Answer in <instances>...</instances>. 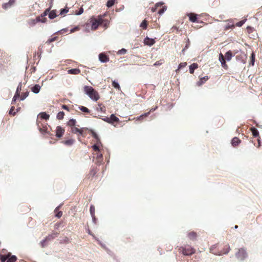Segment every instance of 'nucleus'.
Returning <instances> with one entry per match:
<instances>
[{"label": "nucleus", "instance_id": "1", "mask_svg": "<svg viewBox=\"0 0 262 262\" xmlns=\"http://www.w3.org/2000/svg\"><path fill=\"white\" fill-rule=\"evenodd\" d=\"M84 93L93 101H97L99 99L98 93L92 86L85 85L83 88Z\"/></svg>", "mask_w": 262, "mask_h": 262}, {"label": "nucleus", "instance_id": "2", "mask_svg": "<svg viewBox=\"0 0 262 262\" xmlns=\"http://www.w3.org/2000/svg\"><path fill=\"white\" fill-rule=\"evenodd\" d=\"M236 257L240 261L244 260L248 256L246 249L244 248H240L235 253Z\"/></svg>", "mask_w": 262, "mask_h": 262}, {"label": "nucleus", "instance_id": "3", "mask_svg": "<svg viewBox=\"0 0 262 262\" xmlns=\"http://www.w3.org/2000/svg\"><path fill=\"white\" fill-rule=\"evenodd\" d=\"M102 16L99 15L97 19H94L91 20L92 23V30H96L99 26L102 25Z\"/></svg>", "mask_w": 262, "mask_h": 262}, {"label": "nucleus", "instance_id": "4", "mask_svg": "<svg viewBox=\"0 0 262 262\" xmlns=\"http://www.w3.org/2000/svg\"><path fill=\"white\" fill-rule=\"evenodd\" d=\"M21 85H22L21 82H19L17 87L14 96H13V99L12 100V101H11L12 104H14L15 103L16 100L19 97V96H20L19 92L21 90Z\"/></svg>", "mask_w": 262, "mask_h": 262}, {"label": "nucleus", "instance_id": "5", "mask_svg": "<svg viewBox=\"0 0 262 262\" xmlns=\"http://www.w3.org/2000/svg\"><path fill=\"white\" fill-rule=\"evenodd\" d=\"M195 253V250L192 247L184 248L182 250V253L185 255H191Z\"/></svg>", "mask_w": 262, "mask_h": 262}, {"label": "nucleus", "instance_id": "6", "mask_svg": "<svg viewBox=\"0 0 262 262\" xmlns=\"http://www.w3.org/2000/svg\"><path fill=\"white\" fill-rule=\"evenodd\" d=\"M99 60L102 63H106L109 61V57L104 53L99 54Z\"/></svg>", "mask_w": 262, "mask_h": 262}, {"label": "nucleus", "instance_id": "7", "mask_svg": "<svg viewBox=\"0 0 262 262\" xmlns=\"http://www.w3.org/2000/svg\"><path fill=\"white\" fill-rule=\"evenodd\" d=\"M64 133V129L60 126H58L56 127V136L57 138H61L62 137Z\"/></svg>", "mask_w": 262, "mask_h": 262}, {"label": "nucleus", "instance_id": "8", "mask_svg": "<svg viewBox=\"0 0 262 262\" xmlns=\"http://www.w3.org/2000/svg\"><path fill=\"white\" fill-rule=\"evenodd\" d=\"M47 18H40V16L37 17L35 19H32L31 20V25L32 26L35 25L37 23L41 22L42 23H45L47 21Z\"/></svg>", "mask_w": 262, "mask_h": 262}, {"label": "nucleus", "instance_id": "9", "mask_svg": "<svg viewBox=\"0 0 262 262\" xmlns=\"http://www.w3.org/2000/svg\"><path fill=\"white\" fill-rule=\"evenodd\" d=\"M15 0H9L8 3H4L2 5V8L4 9H8L10 8L14 4Z\"/></svg>", "mask_w": 262, "mask_h": 262}, {"label": "nucleus", "instance_id": "10", "mask_svg": "<svg viewBox=\"0 0 262 262\" xmlns=\"http://www.w3.org/2000/svg\"><path fill=\"white\" fill-rule=\"evenodd\" d=\"M155 43V40L154 39L149 38L148 37H146L144 39V43L146 45H148L149 46H152Z\"/></svg>", "mask_w": 262, "mask_h": 262}, {"label": "nucleus", "instance_id": "11", "mask_svg": "<svg viewBox=\"0 0 262 262\" xmlns=\"http://www.w3.org/2000/svg\"><path fill=\"white\" fill-rule=\"evenodd\" d=\"M59 233L57 232H53L50 234H49L48 236L46 237V240L47 242L53 240L58 236Z\"/></svg>", "mask_w": 262, "mask_h": 262}, {"label": "nucleus", "instance_id": "12", "mask_svg": "<svg viewBox=\"0 0 262 262\" xmlns=\"http://www.w3.org/2000/svg\"><path fill=\"white\" fill-rule=\"evenodd\" d=\"M39 130L40 133L44 135H47L48 136L52 135V134L47 130V126H44L42 128L39 127Z\"/></svg>", "mask_w": 262, "mask_h": 262}, {"label": "nucleus", "instance_id": "13", "mask_svg": "<svg viewBox=\"0 0 262 262\" xmlns=\"http://www.w3.org/2000/svg\"><path fill=\"white\" fill-rule=\"evenodd\" d=\"M41 86L39 84H35L31 88V91L35 94H38L40 90Z\"/></svg>", "mask_w": 262, "mask_h": 262}, {"label": "nucleus", "instance_id": "14", "mask_svg": "<svg viewBox=\"0 0 262 262\" xmlns=\"http://www.w3.org/2000/svg\"><path fill=\"white\" fill-rule=\"evenodd\" d=\"M109 119L110 124H113L114 123L118 122L119 121V118L117 117L114 114H111L109 117Z\"/></svg>", "mask_w": 262, "mask_h": 262}, {"label": "nucleus", "instance_id": "15", "mask_svg": "<svg viewBox=\"0 0 262 262\" xmlns=\"http://www.w3.org/2000/svg\"><path fill=\"white\" fill-rule=\"evenodd\" d=\"M209 79L208 76H205L203 77H202L200 79L199 81H198L196 84L198 86H201L203 84H204L207 80Z\"/></svg>", "mask_w": 262, "mask_h": 262}, {"label": "nucleus", "instance_id": "16", "mask_svg": "<svg viewBox=\"0 0 262 262\" xmlns=\"http://www.w3.org/2000/svg\"><path fill=\"white\" fill-rule=\"evenodd\" d=\"M189 17V20L192 23H195L198 17L197 15L194 14L190 13L188 14Z\"/></svg>", "mask_w": 262, "mask_h": 262}, {"label": "nucleus", "instance_id": "17", "mask_svg": "<svg viewBox=\"0 0 262 262\" xmlns=\"http://www.w3.org/2000/svg\"><path fill=\"white\" fill-rule=\"evenodd\" d=\"M68 74L72 75H77L80 73V70L79 69H72L68 71Z\"/></svg>", "mask_w": 262, "mask_h": 262}, {"label": "nucleus", "instance_id": "18", "mask_svg": "<svg viewBox=\"0 0 262 262\" xmlns=\"http://www.w3.org/2000/svg\"><path fill=\"white\" fill-rule=\"evenodd\" d=\"M198 68V64L196 63H193L189 66V72L193 74L195 69Z\"/></svg>", "mask_w": 262, "mask_h": 262}, {"label": "nucleus", "instance_id": "19", "mask_svg": "<svg viewBox=\"0 0 262 262\" xmlns=\"http://www.w3.org/2000/svg\"><path fill=\"white\" fill-rule=\"evenodd\" d=\"M240 142L241 140L237 137H234L231 140V144L233 146H237Z\"/></svg>", "mask_w": 262, "mask_h": 262}, {"label": "nucleus", "instance_id": "20", "mask_svg": "<svg viewBox=\"0 0 262 262\" xmlns=\"http://www.w3.org/2000/svg\"><path fill=\"white\" fill-rule=\"evenodd\" d=\"M57 16L56 10H52L49 13V18L51 19L55 18Z\"/></svg>", "mask_w": 262, "mask_h": 262}, {"label": "nucleus", "instance_id": "21", "mask_svg": "<svg viewBox=\"0 0 262 262\" xmlns=\"http://www.w3.org/2000/svg\"><path fill=\"white\" fill-rule=\"evenodd\" d=\"M232 56L233 54L232 52L231 51H228L226 53L224 57L226 60L230 61L231 59Z\"/></svg>", "mask_w": 262, "mask_h": 262}, {"label": "nucleus", "instance_id": "22", "mask_svg": "<svg viewBox=\"0 0 262 262\" xmlns=\"http://www.w3.org/2000/svg\"><path fill=\"white\" fill-rule=\"evenodd\" d=\"M250 130L252 133V135L254 137H257L259 136V132L256 128L255 127H252Z\"/></svg>", "mask_w": 262, "mask_h": 262}, {"label": "nucleus", "instance_id": "23", "mask_svg": "<svg viewBox=\"0 0 262 262\" xmlns=\"http://www.w3.org/2000/svg\"><path fill=\"white\" fill-rule=\"evenodd\" d=\"M10 256V253H8V254L6 255H0V259L1 260V262H6L8 260V258Z\"/></svg>", "mask_w": 262, "mask_h": 262}, {"label": "nucleus", "instance_id": "24", "mask_svg": "<svg viewBox=\"0 0 262 262\" xmlns=\"http://www.w3.org/2000/svg\"><path fill=\"white\" fill-rule=\"evenodd\" d=\"M39 115L40 118L46 120H48L50 117V115L49 114H47L46 112L40 113L39 114Z\"/></svg>", "mask_w": 262, "mask_h": 262}, {"label": "nucleus", "instance_id": "25", "mask_svg": "<svg viewBox=\"0 0 262 262\" xmlns=\"http://www.w3.org/2000/svg\"><path fill=\"white\" fill-rule=\"evenodd\" d=\"M86 129H88V128H85ZM90 132L91 133L92 136L97 140V141L100 142L99 138L98 135L92 129H89Z\"/></svg>", "mask_w": 262, "mask_h": 262}, {"label": "nucleus", "instance_id": "26", "mask_svg": "<svg viewBox=\"0 0 262 262\" xmlns=\"http://www.w3.org/2000/svg\"><path fill=\"white\" fill-rule=\"evenodd\" d=\"M17 260V257L15 255H12L10 253V256L8 258L6 262H15Z\"/></svg>", "mask_w": 262, "mask_h": 262}, {"label": "nucleus", "instance_id": "27", "mask_svg": "<svg viewBox=\"0 0 262 262\" xmlns=\"http://www.w3.org/2000/svg\"><path fill=\"white\" fill-rule=\"evenodd\" d=\"M75 140L72 139L67 140L63 142V143L68 146H71L73 144Z\"/></svg>", "mask_w": 262, "mask_h": 262}, {"label": "nucleus", "instance_id": "28", "mask_svg": "<svg viewBox=\"0 0 262 262\" xmlns=\"http://www.w3.org/2000/svg\"><path fill=\"white\" fill-rule=\"evenodd\" d=\"M188 236L190 239H195L196 237V233L194 232H191L188 233Z\"/></svg>", "mask_w": 262, "mask_h": 262}, {"label": "nucleus", "instance_id": "29", "mask_svg": "<svg viewBox=\"0 0 262 262\" xmlns=\"http://www.w3.org/2000/svg\"><path fill=\"white\" fill-rule=\"evenodd\" d=\"M116 0H108L106 4V6L108 8L112 7L114 4Z\"/></svg>", "mask_w": 262, "mask_h": 262}, {"label": "nucleus", "instance_id": "30", "mask_svg": "<svg viewBox=\"0 0 262 262\" xmlns=\"http://www.w3.org/2000/svg\"><path fill=\"white\" fill-rule=\"evenodd\" d=\"M149 115V112L144 113L137 118V120H141L144 117H147Z\"/></svg>", "mask_w": 262, "mask_h": 262}, {"label": "nucleus", "instance_id": "31", "mask_svg": "<svg viewBox=\"0 0 262 262\" xmlns=\"http://www.w3.org/2000/svg\"><path fill=\"white\" fill-rule=\"evenodd\" d=\"M78 108L82 112H83L84 113H89L90 112V110L88 109L87 107L83 106H79Z\"/></svg>", "mask_w": 262, "mask_h": 262}, {"label": "nucleus", "instance_id": "32", "mask_svg": "<svg viewBox=\"0 0 262 262\" xmlns=\"http://www.w3.org/2000/svg\"><path fill=\"white\" fill-rule=\"evenodd\" d=\"M140 27L142 28L143 29H146L147 27V21L146 20H144L141 23Z\"/></svg>", "mask_w": 262, "mask_h": 262}, {"label": "nucleus", "instance_id": "33", "mask_svg": "<svg viewBox=\"0 0 262 262\" xmlns=\"http://www.w3.org/2000/svg\"><path fill=\"white\" fill-rule=\"evenodd\" d=\"M64 113L63 111L59 112L56 116L57 119L61 120L63 118Z\"/></svg>", "mask_w": 262, "mask_h": 262}, {"label": "nucleus", "instance_id": "34", "mask_svg": "<svg viewBox=\"0 0 262 262\" xmlns=\"http://www.w3.org/2000/svg\"><path fill=\"white\" fill-rule=\"evenodd\" d=\"M76 120L74 119H71L68 122V125L70 126H73L75 125L76 124Z\"/></svg>", "mask_w": 262, "mask_h": 262}, {"label": "nucleus", "instance_id": "35", "mask_svg": "<svg viewBox=\"0 0 262 262\" xmlns=\"http://www.w3.org/2000/svg\"><path fill=\"white\" fill-rule=\"evenodd\" d=\"M29 92H28V91H27V92H25V93H24L21 95V97H20V101H23V100H25V99H26V98L28 96V95H29Z\"/></svg>", "mask_w": 262, "mask_h": 262}, {"label": "nucleus", "instance_id": "36", "mask_svg": "<svg viewBox=\"0 0 262 262\" xmlns=\"http://www.w3.org/2000/svg\"><path fill=\"white\" fill-rule=\"evenodd\" d=\"M96 110L97 111H100L101 112L104 113L105 112V108L104 106H102L101 104H99L98 107L96 108Z\"/></svg>", "mask_w": 262, "mask_h": 262}, {"label": "nucleus", "instance_id": "37", "mask_svg": "<svg viewBox=\"0 0 262 262\" xmlns=\"http://www.w3.org/2000/svg\"><path fill=\"white\" fill-rule=\"evenodd\" d=\"M90 212L91 216L95 215V208L93 205H91L90 208Z\"/></svg>", "mask_w": 262, "mask_h": 262}, {"label": "nucleus", "instance_id": "38", "mask_svg": "<svg viewBox=\"0 0 262 262\" xmlns=\"http://www.w3.org/2000/svg\"><path fill=\"white\" fill-rule=\"evenodd\" d=\"M126 53H127V50L125 49L122 48V49L119 50L117 52V53L118 55H124Z\"/></svg>", "mask_w": 262, "mask_h": 262}, {"label": "nucleus", "instance_id": "39", "mask_svg": "<svg viewBox=\"0 0 262 262\" xmlns=\"http://www.w3.org/2000/svg\"><path fill=\"white\" fill-rule=\"evenodd\" d=\"M112 85L115 89H119L120 88L119 83L117 81H116L115 80H114L113 81Z\"/></svg>", "mask_w": 262, "mask_h": 262}, {"label": "nucleus", "instance_id": "40", "mask_svg": "<svg viewBox=\"0 0 262 262\" xmlns=\"http://www.w3.org/2000/svg\"><path fill=\"white\" fill-rule=\"evenodd\" d=\"M254 62H255V54L254 53H252L251 54V62H250V64H251L252 66H254Z\"/></svg>", "mask_w": 262, "mask_h": 262}, {"label": "nucleus", "instance_id": "41", "mask_svg": "<svg viewBox=\"0 0 262 262\" xmlns=\"http://www.w3.org/2000/svg\"><path fill=\"white\" fill-rule=\"evenodd\" d=\"M247 19H245L244 20H241L238 22H237L236 24V26L237 27H242L245 23Z\"/></svg>", "mask_w": 262, "mask_h": 262}, {"label": "nucleus", "instance_id": "42", "mask_svg": "<svg viewBox=\"0 0 262 262\" xmlns=\"http://www.w3.org/2000/svg\"><path fill=\"white\" fill-rule=\"evenodd\" d=\"M166 9H167V7L166 6L163 7V8L162 9H161L160 10H159L158 14H159L161 15H162L165 12Z\"/></svg>", "mask_w": 262, "mask_h": 262}, {"label": "nucleus", "instance_id": "43", "mask_svg": "<svg viewBox=\"0 0 262 262\" xmlns=\"http://www.w3.org/2000/svg\"><path fill=\"white\" fill-rule=\"evenodd\" d=\"M68 11H69V9L67 8H64L61 9H60V14L63 15L65 13H68Z\"/></svg>", "mask_w": 262, "mask_h": 262}, {"label": "nucleus", "instance_id": "44", "mask_svg": "<svg viewBox=\"0 0 262 262\" xmlns=\"http://www.w3.org/2000/svg\"><path fill=\"white\" fill-rule=\"evenodd\" d=\"M187 63L186 62H181L180 63L178 66V69L176 71L179 70V69H181L183 68H184L186 66Z\"/></svg>", "mask_w": 262, "mask_h": 262}, {"label": "nucleus", "instance_id": "45", "mask_svg": "<svg viewBox=\"0 0 262 262\" xmlns=\"http://www.w3.org/2000/svg\"><path fill=\"white\" fill-rule=\"evenodd\" d=\"M96 173H97L96 170L94 168H93L91 169L89 174L90 176H91L92 177H94L96 174Z\"/></svg>", "mask_w": 262, "mask_h": 262}, {"label": "nucleus", "instance_id": "46", "mask_svg": "<svg viewBox=\"0 0 262 262\" xmlns=\"http://www.w3.org/2000/svg\"><path fill=\"white\" fill-rule=\"evenodd\" d=\"M225 60L226 59L225 57L223 56V55L222 53H220L219 55V61H220V62L222 63L223 62H224L225 61Z\"/></svg>", "mask_w": 262, "mask_h": 262}, {"label": "nucleus", "instance_id": "47", "mask_svg": "<svg viewBox=\"0 0 262 262\" xmlns=\"http://www.w3.org/2000/svg\"><path fill=\"white\" fill-rule=\"evenodd\" d=\"M15 109V107L12 106H11L10 110H9V114L10 115H12L14 116L16 114V112H13Z\"/></svg>", "mask_w": 262, "mask_h": 262}, {"label": "nucleus", "instance_id": "48", "mask_svg": "<svg viewBox=\"0 0 262 262\" xmlns=\"http://www.w3.org/2000/svg\"><path fill=\"white\" fill-rule=\"evenodd\" d=\"M109 21L108 20L102 18V25L103 24L105 27H107Z\"/></svg>", "mask_w": 262, "mask_h": 262}, {"label": "nucleus", "instance_id": "49", "mask_svg": "<svg viewBox=\"0 0 262 262\" xmlns=\"http://www.w3.org/2000/svg\"><path fill=\"white\" fill-rule=\"evenodd\" d=\"M236 59L237 61H240L241 62H245L244 60L243 59V56L237 55L236 56Z\"/></svg>", "mask_w": 262, "mask_h": 262}, {"label": "nucleus", "instance_id": "50", "mask_svg": "<svg viewBox=\"0 0 262 262\" xmlns=\"http://www.w3.org/2000/svg\"><path fill=\"white\" fill-rule=\"evenodd\" d=\"M47 242V240H46V238L42 239L40 242V245H41V247L43 248V247H46L47 245V244H46Z\"/></svg>", "mask_w": 262, "mask_h": 262}, {"label": "nucleus", "instance_id": "51", "mask_svg": "<svg viewBox=\"0 0 262 262\" xmlns=\"http://www.w3.org/2000/svg\"><path fill=\"white\" fill-rule=\"evenodd\" d=\"M83 12V9L82 8H80L78 11L75 12V15H80Z\"/></svg>", "mask_w": 262, "mask_h": 262}, {"label": "nucleus", "instance_id": "52", "mask_svg": "<svg viewBox=\"0 0 262 262\" xmlns=\"http://www.w3.org/2000/svg\"><path fill=\"white\" fill-rule=\"evenodd\" d=\"M71 132L74 134H77L79 132V128L75 127H73L71 128Z\"/></svg>", "mask_w": 262, "mask_h": 262}, {"label": "nucleus", "instance_id": "53", "mask_svg": "<svg viewBox=\"0 0 262 262\" xmlns=\"http://www.w3.org/2000/svg\"><path fill=\"white\" fill-rule=\"evenodd\" d=\"M57 37L55 36V37H52V38H51L50 39H49L48 40V41H47V43H50L51 42H52L55 41L57 39Z\"/></svg>", "mask_w": 262, "mask_h": 262}, {"label": "nucleus", "instance_id": "54", "mask_svg": "<svg viewBox=\"0 0 262 262\" xmlns=\"http://www.w3.org/2000/svg\"><path fill=\"white\" fill-rule=\"evenodd\" d=\"M99 118L101 119L102 120H103L105 122L110 123V121L109 117H105L104 118H102V116H100Z\"/></svg>", "mask_w": 262, "mask_h": 262}, {"label": "nucleus", "instance_id": "55", "mask_svg": "<svg viewBox=\"0 0 262 262\" xmlns=\"http://www.w3.org/2000/svg\"><path fill=\"white\" fill-rule=\"evenodd\" d=\"M38 51H39V52L37 53V54H38V58L39 59H40L41 55V53H42V48L40 47H39L38 48Z\"/></svg>", "mask_w": 262, "mask_h": 262}, {"label": "nucleus", "instance_id": "56", "mask_svg": "<svg viewBox=\"0 0 262 262\" xmlns=\"http://www.w3.org/2000/svg\"><path fill=\"white\" fill-rule=\"evenodd\" d=\"M93 149L95 151H99V147L97 144H94L92 146Z\"/></svg>", "mask_w": 262, "mask_h": 262}, {"label": "nucleus", "instance_id": "57", "mask_svg": "<svg viewBox=\"0 0 262 262\" xmlns=\"http://www.w3.org/2000/svg\"><path fill=\"white\" fill-rule=\"evenodd\" d=\"M102 158H103V155L102 154H100V153L97 154V158L98 159V160H101L102 159Z\"/></svg>", "mask_w": 262, "mask_h": 262}, {"label": "nucleus", "instance_id": "58", "mask_svg": "<svg viewBox=\"0 0 262 262\" xmlns=\"http://www.w3.org/2000/svg\"><path fill=\"white\" fill-rule=\"evenodd\" d=\"M62 211H58L56 214L55 216H56V217H57L58 218H60L62 216Z\"/></svg>", "mask_w": 262, "mask_h": 262}, {"label": "nucleus", "instance_id": "59", "mask_svg": "<svg viewBox=\"0 0 262 262\" xmlns=\"http://www.w3.org/2000/svg\"><path fill=\"white\" fill-rule=\"evenodd\" d=\"M221 63L222 67H223L224 68L226 69L228 67L227 64L226 63V61L224 62H223Z\"/></svg>", "mask_w": 262, "mask_h": 262}, {"label": "nucleus", "instance_id": "60", "mask_svg": "<svg viewBox=\"0 0 262 262\" xmlns=\"http://www.w3.org/2000/svg\"><path fill=\"white\" fill-rule=\"evenodd\" d=\"M47 14L46 12H43L39 16L40 18H46L45 16H47Z\"/></svg>", "mask_w": 262, "mask_h": 262}, {"label": "nucleus", "instance_id": "61", "mask_svg": "<svg viewBox=\"0 0 262 262\" xmlns=\"http://www.w3.org/2000/svg\"><path fill=\"white\" fill-rule=\"evenodd\" d=\"M189 44H190L189 40L188 38H187V43L185 45V48H186V49H188L189 47Z\"/></svg>", "mask_w": 262, "mask_h": 262}, {"label": "nucleus", "instance_id": "62", "mask_svg": "<svg viewBox=\"0 0 262 262\" xmlns=\"http://www.w3.org/2000/svg\"><path fill=\"white\" fill-rule=\"evenodd\" d=\"M78 29V27H75L74 28H73L70 30V32L73 33V32H75L76 30H77Z\"/></svg>", "mask_w": 262, "mask_h": 262}, {"label": "nucleus", "instance_id": "63", "mask_svg": "<svg viewBox=\"0 0 262 262\" xmlns=\"http://www.w3.org/2000/svg\"><path fill=\"white\" fill-rule=\"evenodd\" d=\"M91 216H92V218L93 222L94 223V224H96L97 219H96V218L95 217V215Z\"/></svg>", "mask_w": 262, "mask_h": 262}, {"label": "nucleus", "instance_id": "64", "mask_svg": "<svg viewBox=\"0 0 262 262\" xmlns=\"http://www.w3.org/2000/svg\"><path fill=\"white\" fill-rule=\"evenodd\" d=\"M157 108H158V106H156L155 107L151 108L148 112H149V114H150V112H153L155 111Z\"/></svg>", "mask_w": 262, "mask_h": 262}]
</instances>
